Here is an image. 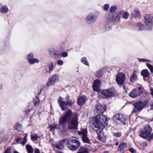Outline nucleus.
Here are the masks:
<instances>
[{
  "instance_id": "37998d69",
  "label": "nucleus",
  "mask_w": 153,
  "mask_h": 153,
  "mask_svg": "<svg viewBox=\"0 0 153 153\" xmlns=\"http://www.w3.org/2000/svg\"><path fill=\"white\" fill-rule=\"evenodd\" d=\"M138 60L139 61H141L142 62H150V60L146 59H138Z\"/></svg>"
},
{
  "instance_id": "f03ea898",
  "label": "nucleus",
  "mask_w": 153,
  "mask_h": 153,
  "mask_svg": "<svg viewBox=\"0 0 153 153\" xmlns=\"http://www.w3.org/2000/svg\"><path fill=\"white\" fill-rule=\"evenodd\" d=\"M93 125L95 129V130L97 134H100L104 129L105 126L108 124L106 117L104 115H98L94 118Z\"/></svg>"
},
{
  "instance_id": "6e6d98bb",
  "label": "nucleus",
  "mask_w": 153,
  "mask_h": 153,
  "mask_svg": "<svg viewBox=\"0 0 153 153\" xmlns=\"http://www.w3.org/2000/svg\"><path fill=\"white\" fill-rule=\"evenodd\" d=\"M26 142L27 140L24 139L23 140L21 143L23 145H24L26 143Z\"/></svg>"
},
{
  "instance_id": "864d4df0",
  "label": "nucleus",
  "mask_w": 153,
  "mask_h": 153,
  "mask_svg": "<svg viewBox=\"0 0 153 153\" xmlns=\"http://www.w3.org/2000/svg\"><path fill=\"white\" fill-rule=\"evenodd\" d=\"M22 138L18 137L16 139V142L19 143L20 142L22 141Z\"/></svg>"
},
{
  "instance_id": "0eeeda50",
  "label": "nucleus",
  "mask_w": 153,
  "mask_h": 153,
  "mask_svg": "<svg viewBox=\"0 0 153 153\" xmlns=\"http://www.w3.org/2000/svg\"><path fill=\"white\" fill-rule=\"evenodd\" d=\"M148 103V100H146L143 102L140 101L135 103L134 105V108L132 112H137V111H141L147 104Z\"/></svg>"
},
{
  "instance_id": "412c9836",
  "label": "nucleus",
  "mask_w": 153,
  "mask_h": 153,
  "mask_svg": "<svg viewBox=\"0 0 153 153\" xmlns=\"http://www.w3.org/2000/svg\"><path fill=\"white\" fill-rule=\"evenodd\" d=\"M67 139H64L59 142V143H57L56 145V147L58 149H62L63 148V144L64 143H66V141L65 140Z\"/></svg>"
},
{
  "instance_id": "9b49d317",
  "label": "nucleus",
  "mask_w": 153,
  "mask_h": 153,
  "mask_svg": "<svg viewBox=\"0 0 153 153\" xmlns=\"http://www.w3.org/2000/svg\"><path fill=\"white\" fill-rule=\"evenodd\" d=\"M97 18V16L95 14L91 13L87 16L85 19V22L87 24H90L94 22Z\"/></svg>"
},
{
  "instance_id": "1a4fd4ad",
  "label": "nucleus",
  "mask_w": 153,
  "mask_h": 153,
  "mask_svg": "<svg viewBox=\"0 0 153 153\" xmlns=\"http://www.w3.org/2000/svg\"><path fill=\"white\" fill-rule=\"evenodd\" d=\"M78 134L82 136V138L83 142L87 143H89L90 141L87 137V129L86 128H81L79 131L77 132Z\"/></svg>"
},
{
  "instance_id": "2eb2a0df",
  "label": "nucleus",
  "mask_w": 153,
  "mask_h": 153,
  "mask_svg": "<svg viewBox=\"0 0 153 153\" xmlns=\"http://www.w3.org/2000/svg\"><path fill=\"white\" fill-rule=\"evenodd\" d=\"M106 105H101L98 104L97 106L96 109L97 112L99 114H101L104 112L106 110Z\"/></svg>"
},
{
  "instance_id": "bf43d9fd",
  "label": "nucleus",
  "mask_w": 153,
  "mask_h": 153,
  "mask_svg": "<svg viewBox=\"0 0 153 153\" xmlns=\"http://www.w3.org/2000/svg\"><path fill=\"white\" fill-rule=\"evenodd\" d=\"M27 135L26 134L25 135V136L24 139L26 140H27Z\"/></svg>"
},
{
  "instance_id": "cd10ccee",
  "label": "nucleus",
  "mask_w": 153,
  "mask_h": 153,
  "mask_svg": "<svg viewBox=\"0 0 153 153\" xmlns=\"http://www.w3.org/2000/svg\"><path fill=\"white\" fill-rule=\"evenodd\" d=\"M26 149L28 153H33V149L32 147L29 145H27L26 146Z\"/></svg>"
},
{
  "instance_id": "6e6552de",
  "label": "nucleus",
  "mask_w": 153,
  "mask_h": 153,
  "mask_svg": "<svg viewBox=\"0 0 153 153\" xmlns=\"http://www.w3.org/2000/svg\"><path fill=\"white\" fill-rule=\"evenodd\" d=\"M144 22L146 29L151 30L152 27V16L150 14H146L144 17Z\"/></svg>"
},
{
  "instance_id": "79ce46f5",
  "label": "nucleus",
  "mask_w": 153,
  "mask_h": 153,
  "mask_svg": "<svg viewBox=\"0 0 153 153\" xmlns=\"http://www.w3.org/2000/svg\"><path fill=\"white\" fill-rule=\"evenodd\" d=\"M22 127V125L18 123H16L15 126V128L16 130H18Z\"/></svg>"
},
{
  "instance_id": "603ef678",
  "label": "nucleus",
  "mask_w": 153,
  "mask_h": 153,
  "mask_svg": "<svg viewBox=\"0 0 153 153\" xmlns=\"http://www.w3.org/2000/svg\"><path fill=\"white\" fill-rule=\"evenodd\" d=\"M129 151L131 153H136V152L133 148H131L129 149Z\"/></svg>"
},
{
  "instance_id": "4468645a",
  "label": "nucleus",
  "mask_w": 153,
  "mask_h": 153,
  "mask_svg": "<svg viewBox=\"0 0 153 153\" xmlns=\"http://www.w3.org/2000/svg\"><path fill=\"white\" fill-rule=\"evenodd\" d=\"M100 86V81L98 80H95L92 85L93 90L95 91H99Z\"/></svg>"
},
{
  "instance_id": "a19ab883",
  "label": "nucleus",
  "mask_w": 153,
  "mask_h": 153,
  "mask_svg": "<svg viewBox=\"0 0 153 153\" xmlns=\"http://www.w3.org/2000/svg\"><path fill=\"white\" fill-rule=\"evenodd\" d=\"M128 13L127 12H124L123 14V16L125 19H127L128 18Z\"/></svg>"
},
{
  "instance_id": "7c9ffc66",
  "label": "nucleus",
  "mask_w": 153,
  "mask_h": 153,
  "mask_svg": "<svg viewBox=\"0 0 153 153\" xmlns=\"http://www.w3.org/2000/svg\"><path fill=\"white\" fill-rule=\"evenodd\" d=\"M40 138V137L37 134H31V139L33 141H36L38 140V138Z\"/></svg>"
},
{
  "instance_id": "680f3d73",
  "label": "nucleus",
  "mask_w": 153,
  "mask_h": 153,
  "mask_svg": "<svg viewBox=\"0 0 153 153\" xmlns=\"http://www.w3.org/2000/svg\"><path fill=\"white\" fill-rule=\"evenodd\" d=\"M14 153H19L18 152L16 151H14Z\"/></svg>"
},
{
  "instance_id": "e433bc0d",
  "label": "nucleus",
  "mask_w": 153,
  "mask_h": 153,
  "mask_svg": "<svg viewBox=\"0 0 153 153\" xmlns=\"http://www.w3.org/2000/svg\"><path fill=\"white\" fill-rule=\"evenodd\" d=\"M146 65L150 70L151 72L153 73V66L151 65L148 63L146 64Z\"/></svg>"
},
{
  "instance_id": "de8ad7c7",
  "label": "nucleus",
  "mask_w": 153,
  "mask_h": 153,
  "mask_svg": "<svg viewBox=\"0 0 153 153\" xmlns=\"http://www.w3.org/2000/svg\"><path fill=\"white\" fill-rule=\"evenodd\" d=\"M57 64L60 65H62L63 64V62L61 60L59 59L57 61Z\"/></svg>"
},
{
  "instance_id": "b1692460",
  "label": "nucleus",
  "mask_w": 153,
  "mask_h": 153,
  "mask_svg": "<svg viewBox=\"0 0 153 153\" xmlns=\"http://www.w3.org/2000/svg\"><path fill=\"white\" fill-rule=\"evenodd\" d=\"M141 74L143 76H149V72L148 70L144 69L141 71Z\"/></svg>"
},
{
  "instance_id": "c85d7f7f",
  "label": "nucleus",
  "mask_w": 153,
  "mask_h": 153,
  "mask_svg": "<svg viewBox=\"0 0 153 153\" xmlns=\"http://www.w3.org/2000/svg\"><path fill=\"white\" fill-rule=\"evenodd\" d=\"M136 26L137 28V30L138 31H141L144 28V26L140 22L137 23Z\"/></svg>"
},
{
  "instance_id": "3c124183",
  "label": "nucleus",
  "mask_w": 153,
  "mask_h": 153,
  "mask_svg": "<svg viewBox=\"0 0 153 153\" xmlns=\"http://www.w3.org/2000/svg\"><path fill=\"white\" fill-rule=\"evenodd\" d=\"M107 24V25L105 26V28L107 30H109L111 29V26L108 25V24Z\"/></svg>"
},
{
  "instance_id": "c03bdc74",
  "label": "nucleus",
  "mask_w": 153,
  "mask_h": 153,
  "mask_svg": "<svg viewBox=\"0 0 153 153\" xmlns=\"http://www.w3.org/2000/svg\"><path fill=\"white\" fill-rule=\"evenodd\" d=\"M109 8V5L108 4H106L103 6L104 9L105 11H108Z\"/></svg>"
},
{
  "instance_id": "4c0bfd02",
  "label": "nucleus",
  "mask_w": 153,
  "mask_h": 153,
  "mask_svg": "<svg viewBox=\"0 0 153 153\" xmlns=\"http://www.w3.org/2000/svg\"><path fill=\"white\" fill-rule=\"evenodd\" d=\"M27 59L28 61L29 62L30 59L33 57V53H30L27 55Z\"/></svg>"
},
{
  "instance_id": "ddd939ff",
  "label": "nucleus",
  "mask_w": 153,
  "mask_h": 153,
  "mask_svg": "<svg viewBox=\"0 0 153 153\" xmlns=\"http://www.w3.org/2000/svg\"><path fill=\"white\" fill-rule=\"evenodd\" d=\"M48 80L46 85L47 87L53 85L55 83L57 82L58 81V77H50L49 78Z\"/></svg>"
},
{
  "instance_id": "69168bd1",
  "label": "nucleus",
  "mask_w": 153,
  "mask_h": 153,
  "mask_svg": "<svg viewBox=\"0 0 153 153\" xmlns=\"http://www.w3.org/2000/svg\"><path fill=\"white\" fill-rule=\"evenodd\" d=\"M28 112H30V109H29L28 111Z\"/></svg>"
},
{
  "instance_id": "39448f33",
  "label": "nucleus",
  "mask_w": 153,
  "mask_h": 153,
  "mask_svg": "<svg viewBox=\"0 0 153 153\" xmlns=\"http://www.w3.org/2000/svg\"><path fill=\"white\" fill-rule=\"evenodd\" d=\"M152 129L149 124L144 126L143 130H141L140 136L142 138L148 140H150L153 139V132L151 134Z\"/></svg>"
},
{
  "instance_id": "49530a36",
  "label": "nucleus",
  "mask_w": 153,
  "mask_h": 153,
  "mask_svg": "<svg viewBox=\"0 0 153 153\" xmlns=\"http://www.w3.org/2000/svg\"><path fill=\"white\" fill-rule=\"evenodd\" d=\"M116 76H126V75L125 74L123 73L120 72L117 74Z\"/></svg>"
},
{
  "instance_id": "423d86ee",
  "label": "nucleus",
  "mask_w": 153,
  "mask_h": 153,
  "mask_svg": "<svg viewBox=\"0 0 153 153\" xmlns=\"http://www.w3.org/2000/svg\"><path fill=\"white\" fill-rule=\"evenodd\" d=\"M64 99L61 97L58 100V102L62 111H65L71 106L74 103V102L71 100H67L66 98Z\"/></svg>"
},
{
  "instance_id": "5701e85b",
  "label": "nucleus",
  "mask_w": 153,
  "mask_h": 153,
  "mask_svg": "<svg viewBox=\"0 0 153 153\" xmlns=\"http://www.w3.org/2000/svg\"><path fill=\"white\" fill-rule=\"evenodd\" d=\"M129 96L130 97L133 98H135L138 96L135 91V89H134L131 91L129 94Z\"/></svg>"
},
{
  "instance_id": "72a5a7b5",
  "label": "nucleus",
  "mask_w": 153,
  "mask_h": 153,
  "mask_svg": "<svg viewBox=\"0 0 153 153\" xmlns=\"http://www.w3.org/2000/svg\"><path fill=\"white\" fill-rule=\"evenodd\" d=\"M39 60L36 58H33L32 59H30L28 62L30 64H33L35 62L36 63H38L39 62Z\"/></svg>"
},
{
  "instance_id": "a18cd8bd",
  "label": "nucleus",
  "mask_w": 153,
  "mask_h": 153,
  "mask_svg": "<svg viewBox=\"0 0 153 153\" xmlns=\"http://www.w3.org/2000/svg\"><path fill=\"white\" fill-rule=\"evenodd\" d=\"M137 77H131L130 80L132 82H134L137 79Z\"/></svg>"
},
{
  "instance_id": "a211bd4d",
  "label": "nucleus",
  "mask_w": 153,
  "mask_h": 153,
  "mask_svg": "<svg viewBox=\"0 0 153 153\" xmlns=\"http://www.w3.org/2000/svg\"><path fill=\"white\" fill-rule=\"evenodd\" d=\"M102 94L106 98L110 97L112 96L113 94L112 90L111 89H108L102 91Z\"/></svg>"
},
{
  "instance_id": "58836bf2",
  "label": "nucleus",
  "mask_w": 153,
  "mask_h": 153,
  "mask_svg": "<svg viewBox=\"0 0 153 153\" xmlns=\"http://www.w3.org/2000/svg\"><path fill=\"white\" fill-rule=\"evenodd\" d=\"M113 134L114 136L116 137H120L121 136V133L120 132L117 133H113Z\"/></svg>"
},
{
  "instance_id": "9d476101",
  "label": "nucleus",
  "mask_w": 153,
  "mask_h": 153,
  "mask_svg": "<svg viewBox=\"0 0 153 153\" xmlns=\"http://www.w3.org/2000/svg\"><path fill=\"white\" fill-rule=\"evenodd\" d=\"M125 116L121 114H118L114 115L113 117V121L119 124L124 123L126 121Z\"/></svg>"
},
{
  "instance_id": "09e8293b",
  "label": "nucleus",
  "mask_w": 153,
  "mask_h": 153,
  "mask_svg": "<svg viewBox=\"0 0 153 153\" xmlns=\"http://www.w3.org/2000/svg\"><path fill=\"white\" fill-rule=\"evenodd\" d=\"M4 153H12V151L10 148L7 149Z\"/></svg>"
},
{
  "instance_id": "6ab92c4d",
  "label": "nucleus",
  "mask_w": 153,
  "mask_h": 153,
  "mask_svg": "<svg viewBox=\"0 0 153 153\" xmlns=\"http://www.w3.org/2000/svg\"><path fill=\"white\" fill-rule=\"evenodd\" d=\"M106 72V69L105 68H103L100 69L98 71L96 72V75L98 76H102Z\"/></svg>"
},
{
  "instance_id": "774afa93",
  "label": "nucleus",
  "mask_w": 153,
  "mask_h": 153,
  "mask_svg": "<svg viewBox=\"0 0 153 153\" xmlns=\"http://www.w3.org/2000/svg\"><path fill=\"white\" fill-rule=\"evenodd\" d=\"M122 153H124V151H123V152L122 151Z\"/></svg>"
},
{
  "instance_id": "338daca9",
  "label": "nucleus",
  "mask_w": 153,
  "mask_h": 153,
  "mask_svg": "<svg viewBox=\"0 0 153 153\" xmlns=\"http://www.w3.org/2000/svg\"><path fill=\"white\" fill-rule=\"evenodd\" d=\"M56 75H54V76H53L55 77V76H56Z\"/></svg>"
},
{
  "instance_id": "dca6fc26",
  "label": "nucleus",
  "mask_w": 153,
  "mask_h": 153,
  "mask_svg": "<svg viewBox=\"0 0 153 153\" xmlns=\"http://www.w3.org/2000/svg\"><path fill=\"white\" fill-rule=\"evenodd\" d=\"M59 51L54 49H51L49 50V53L50 55L53 58L56 59L59 55Z\"/></svg>"
},
{
  "instance_id": "5fc2aeb1",
  "label": "nucleus",
  "mask_w": 153,
  "mask_h": 153,
  "mask_svg": "<svg viewBox=\"0 0 153 153\" xmlns=\"http://www.w3.org/2000/svg\"><path fill=\"white\" fill-rule=\"evenodd\" d=\"M137 76V71H134L132 75H131V76Z\"/></svg>"
},
{
  "instance_id": "c9c22d12",
  "label": "nucleus",
  "mask_w": 153,
  "mask_h": 153,
  "mask_svg": "<svg viewBox=\"0 0 153 153\" xmlns=\"http://www.w3.org/2000/svg\"><path fill=\"white\" fill-rule=\"evenodd\" d=\"M5 133L3 131H0V141L3 140H4V137L5 136Z\"/></svg>"
},
{
  "instance_id": "0e129e2a",
  "label": "nucleus",
  "mask_w": 153,
  "mask_h": 153,
  "mask_svg": "<svg viewBox=\"0 0 153 153\" xmlns=\"http://www.w3.org/2000/svg\"><path fill=\"white\" fill-rule=\"evenodd\" d=\"M103 153H108V152L107 151L105 152H103Z\"/></svg>"
},
{
  "instance_id": "052dcab7",
  "label": "nucleus",
  "mask_w": 153,
  "mask_h": 153,
  "mask_svg": "<svg viewBox=\"0 0 153 153\" xmlns=\"http://www.w3.org/2000/svg\"><path fill=\"white\" fill-rule=\"evenodd\" d=\"M151 106L152 108V109H153V108H152L153 107V104L152 103L151 104Z\"/></svg>"
},
{
  "instance_id": "8fccbe9b",
  "label": "nucleus",
  "mask_w": 153,
  "mask_h": 153,
  "mask_svg": "<svg viewBox=\"0 0 153 153\" xmlns=\"http://www.w3.org/2000/svg\"><path fill=\"white\" fill-rule=\"evenodd\" d=\"M68 56V53L66 52H63L62 54V56L63 57H67Z\"/></svg>"
},
{
  "instance_id": "7ed1b4c3",
  "label": "nucleus",
  "mask_w": 153,
  "mask_h": 153,
  "mask_svg": "<svg viewBox=\"0 0 153 153\" xmlns=\"http://www.w3.org/2000/svg\"><path fill=\"white\" fill-rule=\"evenodd\" d=\"M122 13V12L120 11L117 14H114L112 13L106 14L105 17L106 23L107 24L112 23L113 24L118 23Z\"/></svg>"
},
{
  "instance_id": "20e7f679",
  "label": "nucleus",
  "mask_w": 153,
  "mask_h": 153,
  "mask_svg": "<svg viewBox=\"0 0 153 153\" xmlns=\"http://www.w3.org/2000/svg\"><path fill=\"white\" fill-rule=\"evenodd\" d=\"M65 140L66 141L67 146L73 151L76 150L80 146V142L76 137H72Z\"/></svg>"
},
{
  "instance_id": "a878e982",
  "label": "nucleus",
  "mask_w": 153,
  "mask_h": 153,
  "mask_svg": "<svg viewBox=\"0 0 153 153\" xmlns=\"http://www.w3.org/2000/svg\"><path fill=\"white\" fill-rule=\"evenodd\" d=\"M98 140L100 141L103 143H105L106 140V137L103 135L101 134L98 136Z\"/></svg>"
},
{
  "instance_id": "13d9d810",
  "label": "nucleus",
  "mask_w": 153,
  "mask_h": 153,
  "mask_svg": "<svg viewBox=\"0 0 153 153\" xmlns=\"http://www.w3.org/2000/svg\"><path fill=\"white\" fill-rule=\"evenodd\" d=\"M114 144L116 146H117L118 145L119 143L118 142H116Z\"/></svg>"
},
{
  "instance_id": "ea45409f",
  "label": "nucleus",
  "mask_w": 153,
  "mask_h": 153,
  "mask_svg": "<svg viewBox=\"0 0 153 153\" xmlns=\"http://www.w3.org/2000/svg\"><path fill=\"white\" fill-rule=\"evenodd\" d=\"M117 9V7L116 6H111L110 9L109 11L112 13L115 11Z\"/></svg>"
},
{
  "instance_id": "473e14b6",
  "label": "nucleus",
  "mask_w": 153,
  "mask_h": 153,
  "mask_svg": "<svg viewBox=\"0 0 153 153\" xmlns=\"http://www.w3.org/2000/svg\"><path fill=\"white\" fill-rule=\"evenodd\" d=\"M50 131H53L55 129L58 128L57 125L56 124H54L52 125H49Z\"/></svg>"
},
{
  "instance_id": "f3484780",
  "label": "nucleus",
  "mask_w": 153,
  "mask_h": 153,
  "mask_svg": "<svg viewBox=\"0 0 153 153\" xmlns=\"http://www.w3.org/2000/svg\"><path fill=\"white\" fill-rule=\"evenodd\" d=\"M86 98L85 96H82L78 98L77 100V103L78 105L81 106L84 105L86 101Z\"/></svg>"
},
{
  "instance_id": "2f4dec72",
  "label": "nucleus",
  "mask_w": 153,
  "mask_h": 153,
  "mask_svg": "<svg viewBox=\"0 0 153 153\" xmlns=\"http://www.w3.org/2000/svg\"><path fill=\"white\" fill-rule=\"evenodd\" d=\"M33 103L34 106H36L38 105L40 103V101L37 96H36L35 98L33 100Z\"/></svg>"
},
{
  "instance_id": "f8f14e48",
  "label": "nucleus",
  "mask_w": 153,
  "mask_h": 153,
  "mask_svg": "<svg viewBox=\"0 0 153 153\" xmlns=\"http://www.w3.org/2000/svg\"><path fill=\"white\" fill-rule=\"evenodd\" d=\"M141 14L140 11L137 9L133 10V11L130 14V17L131 19L137 18H139Z\"/></svg>"
},
{
  "instance_id": "4d7b16f0",
  "label": "nucleus",
  "mask_w": 153,
  "mask_h": 153,
  "mask_svg": "<svg viewBox=\"0 0 153 153\" xmlns=\"http://www.w3.org/2000/svg\"><path fill=\"white\" fill-rule=\"evenodd\" d=\"M39 150L38 149H35V153H39Z\"/></svg>"
},
{
  "instance_id": "e2e57ef3",
  "label": "nucleus",
  "mask_w": 153,
  "mask_h": 153,
  "mask_svg": "<svg viewBox=\"0 0 153 153\" xmlns=\"http://www.w3.org/2000/svg\"><path fill=\"white\" fill-rule=\"evenodd\" d=\"M45 70H46V72H47L48 71V70L47 69V68H46L45 69Z\"/></svg>"
},
{
  "instance_id": "bb28decb",
  "label": "nucleus",
  "mask_w": 153,
  "mask_h": 153,
  "mask_svg": "<svg viewBox=\"0 0 153 153\" xmlns=\"http://www.w3.org/2000/svg\"><path fill=\"white\" fill-rule=\"evenodd\" d=\"M47 66L49 68L50 71H52L54 68V65L51 62H50L48 63Z\"/></svg>"
},
{
  "instance_id": "f704fd0d",
  "label": "nucleus",
  "mask_w": 153,
  "mask_h": 153,
  "mask_svg": "<svg viewBox=\"0 0 153 153\" xmlns=\"http://www.w3.org/2000/svg\"><path fill=\"white\" fill-rule=\"evenodd\" d=\"M81 61L82 62L86 65H88L89 64L87 62V59L86 57H83L81 58Z\"/></svg>"
},
{
  "instance_id": "4be33fe9",
  "label": "nucleus",
  "mask_w": 153,
  "mask_h": 153,
  "mask_svg": "<svg viewBox=\"0 0 153 153\" xmlns=\"http://www.w3.org/2000/svg\"><path fill=\"white\" fill-rule=\"evenodd\" d=\"M135 91L137 93L138 96H140L143 93L144 91V89L142 87H139L137 88V89L135 88Z\"/></svg>"
},
{
  "instance_id": "f257e3e1",
  "label": "nucleus",
  "mask_w": 153,
  "mask_h": 153,
  "mask_svg": "<svg viewBox=\"0 0 153 153\" xmlns=\"http://www.w3.org/2000/svg\"><path fill=\"white\" fill-rule=\"evenodd\" d=\"M72 111L69 109L64 114L63 116L60 117L59 120V123L60 125L63 126L68 120V128L69 129H76L77 128L78 119L77 113L72 114Z\"/></svg>"
},
{
  "instance_id": "c756f323",
  "label": "nucleus",
  "mask_w": 153,
  "mask_h": 153,
  "mask_svg": "<svg viewBox=\"0 0 153 153\" xmlns=\"http://www.w3.org/2000/svg\"><path fill=\"white\" fill-rule=\"evenodd\" d=\"M8 8L7 5H3L1 7L0 11L1 12L3 13H6L8 11Z\"/></svg>"
},
{
  "instance_id": "aec40b11",
  "label": "nucleus",
  "mask_w": 153,
  "mask_h": 153,
  "mask_svg": "<svg viewBox=\"0 0 153 153\" xmlns=\"http://www.w3.org/2000/svg\"><path fill=\"white\" fill-rule=\"evenodd\" d=\"M125 79V77H116V81L119 85H123Z\"/></svg>"
},
{
  "instance_id": "393cba45",
  "label": "nucleus",
  "mask_w": 153,
  "mask_h": 153,
  "mask_svg": "<svg viewBox=\"0 0 153 153\" xmlns=\"http://www.w3.org/2000/svg\"><path fill=\"white\" fill-rule=\"evenodd\" d=\"M126 146L127 145L126 143L122 142L119 146L118 149H119L120 150H118V151H122L123 152V149L126 147Z\"/></svg>"
}]
</instances>
